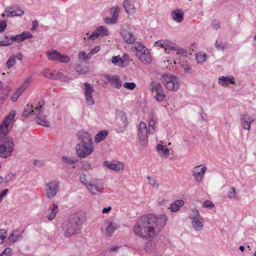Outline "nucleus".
<instances>
[{"instance_id": "obj_64", "label": "nucleus", "mask_w": 256, "mask_h": 256, "mask_svg": "<svg viewBox=\"0 0 256 256\" xmlns=\"http://www.w3.org/2000/svg\"><path fill=\"white\" fill-rule=\"evenodd\" d=\"M120 120L122 121L124 123H126L128 121V118L126 116V114L123 112H120L119 114Z\"/></svg>"}, {"instance_id": "obj_32", "label": "nucleus", "mask_w": 256, "mask_h": 256, "mask_svg": "<svg viewBox=\"0 0 256 256\" xmlns=\"http://www.w3.org/2000/svg\"><path fill=\"white\" fill-rule=\"evenodd\" d=\"M108 134L106 130H100L95 136L94 141L96 143H98L104 140Z\"/></svg>"}, {"instance_id": "obj_24", "label": "nucleus", "mask_w": 256, "mask_h": 256, "mask_svg": "<svg viewBox=\"0 0 256 256\" xmlns=\"http://www.w3.org/2000/svg\"><path fill=\"white\" fill-rule=\"evenodd\" d=\"M78 136L79 140H80L79 143H92V138L90 134L86 132L83 130L80 131L78 134Z\"/></svg>"}, {"instance_id": "obj_37", "label": "nucleus", "mask_w": 256, "mask_h": 256, "mask_svg": "<svg viewBox=\"0 0 256 256\" xmlns=\"http://www.w3.org/2000/svg\"><path fill=\"white\" fill-rule=\"evenodd\" d=\"M33 106L32 105L28 104L22 112V115L25 117H28L30 114H32L34 112Z\"/></svg>"}, {"instance_id": "obj_2", "label": "nucleus", "mask_w": 256, "mask_h": 256, "mask_svg": "<svg viewBox=\"0 0 256 256\" xmlns=\"http://www.w3.org/2000/svg\"><path fill=\"white\" fill-rule=\"evenodd\" d=\"M86 220L84 214H75L65 221L62 224L64 236L70 237L78 234L81 228L82 224Z\"/></svg>"}, {"instance_id": "obj_23", "label": "nucleus", "mask_w": 256, "mask_h": 256, "mask_svg": "<svg viewBox=\"0 0 256 256\" xmlns=\"http://www.w3.org/2000/svg\"><path fill=\"white\" fill-rule=\"evenodd\" d=\"M171 16L174 20L180 23L184 20V12L180 9H176L171 12Z\"/></svg>"}, {"instance_id": "obj_40", "label": "nucleus", "mask_w": 256, "mask_h": 256, "mask_svg": "<svg viewBox=\"0 0 256 256\" xmlns=\"http://www.w3.org/2000/svg\"><path fill=\"white\" fill-rule=\"evenodd\" d=\"M78 57L80 60H86L91 58L90 53L86 54L84 51L80 52L78 54Z\"/></svg>"}, {"instance_id": "obj_39", "label": "nucleus", "mask_w": 256, "mask_h": 256, "mask_svg": "<svg viewBox=\"0 0 256 256\" xmlns=\"http://www.w3.org/2000/svg\"><path fill=\"white\" fill-rule=\"evenodd\" d=\"M15 64L16 59L15 56H14V54H13L9 58L6 62V66L7 68H12L13 66H14Z\"/></svg>"}, {"instance_id": "obj_18", "label": "nucleus", "mask_w": 256, "mask_h": 256, "mask_svg": "<svg viewBox=\"0 0 256 256\" xmlns=\"http://www.w3.org/2000/svg\"><path fill=\"white\" fill-rule=\"evenodd\" d=\"M104 165L108 168L116 172H119L124 168V164L118 161H106L104 162Z\"/></svg>"}, {"instance_id": "obj_45", "label": "nucleus", "mask_w": 256, "mask_h": 256, "mask_svg": "<svg viewBox=\"0 0 256 256\" xmlns=\"http://www.w3.org/2000/svg\"><path fill=\"white\" fill-rule=\"evenodd\" d=\"M192 214H190V218L192 220L198 219L200 218L198 210L194 208L192 210Z\"/></svg>"}, {"instance_id": "obj_31", "label": "nucleus", "mask_w": 256, "mask_h": 256, "mask_svg": "<svg viewBox=\"0 0 256 256\" xmlns=\"http://www.w3.org/2000/svg\"><path fill=\"white\" fill-rule=\"evenodd\" d=\"M154 239L152 240H144L148 242L145 244V250L146 252H153L156 250V244L154 240Z\"/></svg>"}, {"instance_id": "obj_34", "label": "nucleus", "mask_w": 256, "mask_h": 256, "mask_svg": "<svg viewBox=\"0 0 256 256\" xmlns=\"http://www.w3.org/2000/svg\"><path fill=\"white\" fill-rule=\"evenodd\" d=\"M22 232L20 230L14 231L8 237L10 242H14L17 240L22 238Z\"/></svg>"}, {"instance_id": "obj_13", "label": "nucleus", "mask_w": 256, "mask_h": 256, "mask_svg": "<svg viewBox=\"0 0 256 256\" xmlns=\"http://www.w3.org/2000/svg\"><path fill=\"white\" fill-rule=\"evenodd\" d=\"M84 94L86 98V102L88 106H92L94 104V100L92 98V94L94 90L92 86L88 82H85Z\"/></svg>"}, {"instance_id": "obj_54", "label": "nucleus", "mask_w": 256, "mask_h": 256, "mask_svg": "<svg viewBox=\"0 0 256 256\" xmlns=\"http://www.w3.org/2000/svg\"><path fill=\"white\" fill-rule=\"evenodd\" d=\"M21 34L14 36L10 37V40L12 42H22Z\"/></svg>"}, {"instance_id": "obj_35", "label": "nucleus", "mask_w": 256, "mask_h": 256, "mask_svg": "<svg viewBox=\"0 0 256 256\" xmlns=\"http://www.w3.org/2000/svg\"><path fill=\"white\" fill-rule=\"evenodd\" d=\"M206 58L207 55L205 53L200 52L196 54V59L198 63H203L206 61Z\"/></svg>"}, {"instance_id": "obj_16", "label": "nucleus", "mask_w": 256, "mask_h": 256, "mask_svg": "<svg viewBox=\"0 0 256 256\" xmlns=\"http://www.w3.org/2000/svg\"><path fill=\"white\" fill-rule=\"evenodd\" d=\"M109 34L108 30L105 26H99L96 28V30L93 32L88 38V40H94L99 36H108Z\"/></svg>"}, {"instance_id": "obj_4", "label": "nucleus", "mask_w": 256, "mask_h": 256, "mask_svg": "<svg viewBox=\"0 0 256 256\" xmlns=\"http://www.w3.org/2000/svg\"><path fill=\"white\" fill-rule=\"evenodd\" d=\"M14 139L11 137H5L0 140V157L6 158L10 156L14 150Z\"/></svg>"}, {"instance_id": "obj_11", "label": "nucleus", "mask_w": 256, "mask_h": 256, "mask_svg": "<svg viewBox=\"0 0 256 256\" xmlns=\"http://www.w3.org/2000/svg\"><path fill=\"white\" fill-rule=\"evenodd\" d=\"M148 130L146 124L142 121L139 124L138 128V137L140 144L144 146L148 142Z\"/></svg>"}, {"instance_id": "obj_3", "label": "nucleus", "mask_w": 256, "mask_h": 256, "mask_svg": "<svg viewBox=\"0 0 256 256\" xmlns=\"http://www.w3.org/2000/svg\"><path fill=\"white\" fill-rule=\"evenodd\" d=\"M136 52V56L140 60L145 64H150L152 61L148 50L142 43L136 42L132 47Z\"/></svg>"}, {"instance_id": "obj_48", "label": "nucleus", "mask_w": 256, "mask_h": 256, "mask_svg": "<svg viewBox=\"0 0 256 256\" xmlns=\"http://www.w3.org/2000/svg\"><path fill=\"white\" fill-rule=\"evenodd\" d=\"M58 61L62 63H68L70 61V58L67 55L62 54L60 53Z\"/></svg>"}, {"instance_id": "obj_8", "label": "nucleus", "mask_w": 256, "mask_h": 256, "mask_svg": "<svg viewBox=\"0 0 256 256\" xmlns=\"http://www.w3.org/2000/svg\"><path fill=\"white\" fill-rule=\"evenodd\" d=\"M59 190V183L57 181H50L45 184L46 196L48 198H53L56 195Z\"/></svg>"}, {"instance_id": "obj_30", "label": "nucleus", "mask_w": 256, "mask_h": 256, "mask_svg": "<svg viewBox=\"0 0 256 256\" xmlns=\"http://www.w3.org/2000/svg\"><path fill=\"white\" fill-rule=\"evenodd\" d=\"M184 204V201L183 200H176L170 205V208L172 212H176L178 211L180 208L183 206Z\"/></svg>"}, {"instance_id": "obj_33", "label": "nucleus", "mask_w": 256, "mask_h": 256, "mask_svg": "<svg viewBox=\"0 0 256 256\" xmlns=\"http://www.w3.org/2000/svg\"><path fill=\"white\" fill-rule=\"evenodd\" d=\"M46 54L49 60H58L60 56V52L57 50H54L52 52H47Z\"/></svg>"}, {"instance_id": "obj_17", "label": "nucleus", "mask_w": 256, "mask_h": 256, "mask_svg": "<svg viewBox=\"0 0 256 256\" xmlns=\"http://www.w3.org/2000/svg\"><path fill=\"white\" fill-rule=\"evenodd\" d=\"M104 78L108 80V82H110L116 88H120L122 86V80L116 75L106 74L104 75Z\"/></svg>"}, {"instance_id": "obj_15", "label": "nucleus", "mask_w": 256, "mask_h": 256, "mask_svg": "<svg viewBox=\"0 0 256 256\" xmlns=\"http://www.w3.org/2000/svg\"><path fill=\"white\" fill-rule=\"evenodd\" d=\"M255 118L253 116H250L248 113L242 114L240 116V122L242 126L244 129L249 130L252 124L254 121Z\"/></svg>"}, {"instance_id": "obj_26", "label": "nucleus", "mask_w": 256, "mask_h": 256, "mask_svg": "<svg viewBox=\"0 0 256 256\" xmlns=\"http://www.w3.org/2000/svg\"><path fill=\"white\" fill-rule=\"evenodd\" d=\"M218 83L222 86L229 85L230 84H234L235 81L233 76L226 77L222 76L218 78Z\"/></svg>"}, {"instance_id": "obj_42", "label": "nucleus", "mask_w": 256, "mask_h": 256, "mask_svg": "<svg viewBox=\"0 0 256 256\" xmlns=\"http://www.w3.org/2000/svg\"><path fill=\"white\" fill-rule=\"evenodd\" d=\"M215 47L218 50H224L226 48V44L218 40L216 42Z\"/></svg>"}, {"instance_id": "obj_58", "label": "nucleus", "mask_w": 256, "mask_h": 256, "mask_svg": "<svg viewBox=\"0 0 256 256\" xmlns=\"http://www.w3.org/2000/svg\"><path fill=\"white\" fill-rule=\"evenodd\" d=\"M12 44V41L10 39H8V37L5 38V40L0 41V46H8Z\"/></svg>"}, {"instance_id": "obj_10", "label": "nucleus", "mask_w": 256, "mask_h": 256, "mask_svg": "<svg viewBox=\"0 0 256 256\" xmlns=\"http://www.w3.org/2000/svg\"><path fill=\"white\" fill-rule=\"evenodd\" d=\"M151 91L155 92L154 98L158 102H162L166 96V94L162 90V84L160 82H152L150 84Z\"/></svg>"}, {"instance_id": "obj_43", "label": "nucleus", "mask_w": 256, "mask_h": 256, "mask_svg": "<svg viewBox=\"0 0 256 256\" xmlns=\"http://www.w3.org/2000/svg\"><path fill=\"white\" fill-rule=\"evenodd\" d=\"M23 92L22 90L18 88V90L12 96V100L14 102H16Z\"/></svg>"}, {"instance_id": "obj_53", "label": "nucleus", "mask_w": 256, "mask_h": 256, "mask_svg": "<svg viewBox=\"0 0 256 256\" xmlns=\"http://www.w3.org/2000/svg\"><path fill=\"white\" fill-rule=\"evenodd\" d=\"M30 78H26L24 82H23L21 86L20 87V88L22 90V91L24 92L25 90L27 88V87L30 84Z\"/></svg>"}, {"instance_id": "obj_9", "label": "nucleus", "mask_w": 256, "mask_h": 256, "mask_svg": "<svg viewBox=\"0 0 256 256\" xmlns=\"http://www.w3.org/2000/svg\"><path fill=\"white\" fill-rule=\"evenodd\" d=\"M87 189L92 194L100 195L103 192L104 189V183L100 180L94 179L90 182V184Z\"/></svg>"}, {"instance_id": "obj_55", "label": "nucleus", "mask_w": 256, "mask_h": 256, "mask_svg": "<svg viewBox=\"0 0 256 256\" xmlns=\"http://www.w3.org/2000/svg\"><path fill=\"white\" fill-rule=\"evenodd\" d=\"M149 180V184L154 188L158 189L159 188V184L154 179L151 178L150 177L148 178Z\"/></svg>"}, {"instance_id": "obj_25", "label": "nucleus", "mask_w": 256, "mask_h": 256, "mask_svg": "<svg viewBox=\"0 0 256 256\" xmlns=\"http://www.w3.org/2000/svg\"><path fill=\"white\" fill-rule=\"evenodd\" d=\"M36 120L38 124L42 125L46 127L50 126V124L47 120L45 116H42V112H36Z\"/></svg>"}, {"instance_id": "obj_60", "label": "nucleus", "mask_w": 256, "mask_h": 256, "mask_svg": "<svg viewBox=\"0 0 256 256\" xmlns=\"http://www.w3.org/2000/svg\"><path fill=\"white\" fill-rule=\"evenodd\" d=\"M7 235V233L6 230H0V244H2L4 240L5 239Z\"/></svg>"}, {"instance_id": "obj_6", "label": "nucleus", "mask_w": 256, "mask_h": 256, "mask_svg": "<svg viewBox=\"0 0 256 256\" xmlns=\"http://www.w3.org/2000/svg\"><path fill=\"white\" fill-rule=\"evenodd\" d=\"M94 151L92 143H78L76 146V154L80 158H85Z\"/></svg>"}, {"instance_id": "obj_59", "label": "nucleus", "mask_w": 256, "mask_h": 256, "mask_svg": "<svg viewBox=\"0 0 256 256\" xmlns=\"http://www.w3.org/2000/svg\"><path fill=\"white\" fill-rule=\"evenodd\" d=\"M12 254V250L10 248H6L5 250L1 253L0 256H11Z\"/></svg>"}, {"instance_id": "obj_5", "label": "nucleus", "mask_w": 256, "mask_h": 256, "mask_svg": "<svg viewBox=\"0 0 256 256\" xmlns=\"http://www.w3.org/2000/svg\"><path fill=\"white\" fill-rule=\"evenodd\" d=\"M160 80L165 87L169 90H177L180 84L178 78L176 76L170 74H163Z\"/></svg>"}, {"instance_id": "obj_50", "label": "nucleus", "mask_w": 256, "mask_h": 256, "mask_svg": "<svg viewBox=\"0 0 256 256\" xmlns=\"http://www.w3.org/2000/svg\"><path fill=\"white\" fill-rule=\"evenodd\" d=\"M62 160L63 162L65 163L68 164H74L76 163L77 160L74 158H68V157H62Z\"/></svg>"}, {"instance_id": "obj_62", "label": "nucleus", "mask_w": 256, "mask_h": 256, "mask_svg": "<svg viewBox=\"0 0 256 256\" xmlns=\"http://www.w3.org/2000/svg\"><path fill=\"white\" fill-rule=\"evenodd\" d=\"M7 26V22L6 20H2L0 22V33L2 32Z\"/></svg>"}, {"instance_id": "obj_28", "label": "nucleus", "mask_w": 256, "mask_h": 256, "mask_svg": "<svg viewBox=\"0 0 256 256\" xmlns=\"http://www.w3.org/2000/svg\"><path fill=\"white\" fill-rule=\"evenodd\" d=\"M118 225L114 222H110L106 228V236L108 237H110L112 236V234L118 228Z\"/></svg>"}, {"instance_id": "obj_46", "label": "nucleus", "mask_w": 256, "mask_h": 256, "mask_svg": "<svg viewBox=\"0 0 256 256\" xmlns=\"http://www.w3.org/2000/svg\"><path fill=\"white\" fill-rule=\"evenodd\" d=\"M45 103V101L44 100H42L38 103L36 107L35 108L36 112L34 114H36V112H42V106Z\"/></svg>"}, {"instance_id": "obj_49", "label": "nucleus", "mask_w": 256, "mask_h": 256, "mask_svg": "<svg viewBox=\"0 0 256 256\" xmlns=\"http://www.w3.org/2000/svg\"><path fill=\"white\" fill-rule=\"evenodd\" d=\"M236 191L234 188H230L228 192L227 196L228 198H232L236 197Z\"/></svg>"}, {"instance_id": "obj_63", "label": "nucleus", "mask_w": 256, "mask_h": 256, "mask_svg": "<svg viewBox=\"0 0 256 256\" xmlns=\"http://www.w3.org/2000/svg\"><path fill=\"white\" fill-rule=\"evenodd\" d=\"M100 50V46H95L94 48L92 49L90 52V54L92 56L93 54H96Z\"/></svg>"}, {"instance_id": "obj_29", "label": "nucleus", "mask_w": 256, "mask_h": 256, "mask_svg": "<svg viewBox=\"0 0 256 256\" xmlns=\"http://www.w3.org/2000/svg\"><path fill=\"white\" fill-rule=\"evenodd\" d=\"M112 62L116 66L122 68L126 66L125 62H124V58H121V57L119 55L112 56Z\"/></svg>"}, {"instance_id": "obj_21", "label": "nucleus", "mask_w": 256, "mask_h": 256, "mask_svg": "<svg viewBox=\"0 0 256 256\" xmlns=\"http://www.w3.org/2000/svg\"><path fill=\"white\" fill-rule=\"evenodd\" d=\"M156 150L160 157L163 159H166L168 158L170 152V150L162 144H158L156 146Z\"/></svg>"}, {"instance_id": "obj_52", "label": "nucleus", "mask_w": 256, "mask_h": 256, "mask_svg": "<svg viewBox=\"0 0 256 256\" xmlns=\"http://www.w3.org/2000/svg\"><path fill=\"white\" fill-rule=\"evenodd\" d=\"M30 78H26L24 82H23L21 86L20 87V88L22 90V91L24 92L25 90L27 88V87L30 84Z\"/></svg>"}, {"instance_id": "obj_12", "label": "nucleus", "mask_w": 256, "mask_h": 256, "mask_svg": "<svg viewBox=\"0 0 256 256\" xmlns=\"http://www.w3.org/2000/svg\"><path fill=\"white\" fill-rule=\"evenodd\" d=\"M206 170V166L204 164L194 167L192 170V174L197 184H200L202 182Z\"/></svg>"}, {"instance_id": "obj_61", "label": "nucleus", "mask_w": 256, "mask_h": 256, "mask_svg": "<svg viewBox=\"0 0 256 256\" xmlns=\"http://www.w3.org/2000/svg\"><path fill=\"white\" fill-rule=\"evenodd\" d=\"M203 206L204 208H212L214 207V205L212 202H211L210 200H207L204 202L203 204Z\"/></svg>"}, {"instance_id": "obj_56", "label": "nucleus", "mask_w": 256, "mask_h": 256, "mask_svg": "<svg viewBox=\"0 0 256 256\" xmlns=\"http://www.w3.org/2000/svg\"><path fill=\"white\" fill-rule=\"evenodd\" d=\"M21 36L22 37V41L26 39L31 38H33V36L30 32H26V31L23 32L21 34Z\"/></svg>"}, {"instance_id": "obj_47", "label": "nucleus", "mask_w": 256, "mask_h": 256, "mask_svg": "<svg viewBox=\"0 0 256 256\" xmlns=\"http://www.w3.org/2000/svg\"><path fill=\"white\" fill-rule=\"evenodd\" d=\"M80 180L87 188L90 184V182H88V180H86V175L85 174H82L80 176Z\"/></svg>"}, {"instance_id": "obj_7", "label": "nucleus", "mask_w": 256, "mask_h": 256, "mask_svg": "<svg viewBox=\"0 0 256 256\" xmlns=\"http://www.w3.org/2000/svg\"><path fill=\"white\" fill-rule=\"evenodd\" d=\"M16 112L12 110L9 115L6 116L0 125V140L4 138V136L8 130L10 126L12 124V120L15 116Z\"/></svg>"}, {"instance_id": "obj_41", "label": "nucleus", "mask_w": 256, "mask_h": 256, "mask_svg": "<svg viewBox=\"0 0 256 256\" xmlns=\"http://www.w3.org/2000/svg\"><path fill=\"white\" fill-rule=\"evenodd\" d=\"M156 120L152 118L149 121L148 132L150 134H154L155 132Z\"/></svg>"}, {"instance_id": "obj_51", "label": "nucleus", "mask_w": 256, "mask_h": 256, "mask_svg": "<svg viewBox=\"0 0 256 256\" xmlns=\"http://www.w3.org/2000/svg\"><path fill=\"white\" fill-rule=\"evenodd\" d=\"M124 87L128 90H132L136 87V84L134 82H126L124 84Z\"/></svg>"}, {"instance_id": "obj_19", "label": "nucleus", "mask_w": 256, "mask_h": 256, "mask_svg": "<svg viewBox=\"0 0 256 256\" xmlns=\"http://www.w3.org/2000/svg\"><path fill=\"white\" fill-rule=\"evenodd\" d=\"M123 6L126 12L128 15L132 14L136 12V8L132 0H124L123 2Z\"/></svg>"}, {"instance_id": "obj_20", "label": "nucleus", "mask_w": 256, "mask_h": 256, "mask_svg": "<svg viewBox=\"0 0 256 256\" xmlns=\"http://www.w3.org/2000/svg\"><path fill=\"white\" fill-rule=\"evenodd\" d=\"M120 8L118 6H114L110 9V14H112V18H106L105 22L106 23H115L117 22L118 14L120 12Z\"/></svg>"}, {"instance_id": "obj_44", "label": "nucleus", "mask_w": 256, "mask_h": 256, "mask_svg": "<svg viewBox=\"0 0 256 256\" xmlns=\"http://www.w3.org/2000/svg\"><path fill=\"white\" fill-rule=\"evenodd\" d=\"M42 74L48 78H56L54 74L49 70H44L42 72Z\"/></svg>"}, {"instance_id": "obj_1", "label": "nucleus", "mask_w": 256, "mask_h": 256, "mask_svg": "<svg viewBox=\"0 0 256 256\" xmlns=\"http://www.w3.org/2000/svg\"><path fill=\"white\" fill-rule=\"evenodd\" d=\"M168 220L165 214H145L138 218L133 226L134 234L142 240L154 239Z\"/></svg>"}, {"instance_id": "obj_38", "label": "nucleus", "mask_w": 256, "mask_h": 256, "mask_svg": "<svg viewBox=\"0 0 256 256\" xmlns=\"http://www.w3.org/2000/svg\"><path fill=\"white\" fill-rule=\"evenodd\" d=\"M5 12L8 16L10 17L22 16V12H20V14H16V12L14 10V7L10 8L9 10H6Z\"/></svg>"}, {"instance_id": "obj_14", "label": "nucleus", "mask_w": 256, "mask_h": 256, "mask_svg": "<svg viewBox=\"0 0 256 256\" xmlns=\"http://www.w3.org/2000/svg\"><path fill=\"white\" fill-rule=\"evenodd\" d=\"M120 34L126 42L130 44H134V42L136 40L135 36H134L133 34L130 31L128 26L126 25L122 26L121 28Z\"/></svg>"}, {"instance_id": "obj_57", "label": "nucleus", "mask_w": 256, "mask_h": 256, "mask_svg": "<svg viewBox=\"0 0 256 256\" xmlns=\"http://www.w3.org/2000/svg\"><path fill=\"white\" fill-rule=\"evenodd\" d=\"M173 50L177 51L178 54H180L182 56H185L186 54V52L182 48H180L178 46L176 45L175 46V49H174Z\"/></svg>"}, {"instance_id": "obj_22", "label": "nucleus", "mask_w": 256, "mask_h": 256, "mask_svg": "<svg viewBox=\"0 0 256 256\" xmlns=\"http://www.w3.org/2000/svg\"><path fill=\"white\" fill-rule=\"evenodd\" d=\"M58 211V206L53 204L52 206L48 208L46 212V218L50 220H53Z\"/></svg>"}, {"instance_id": "obj_27", "label": "nucleus", "mask_w": 256, "mask_h": 256, "mask_svg": "<svg viewBox=\"0 0 256 256\" xmlns=\"http://www.w3.org/2000/svg\"><path fill=\"white\" fill-rule=\"evenodd\" d=\"M192 228H194L195 230H201L204 227L202 218H200L198 219L192 220Z\"/></svg>"}, {"instance_id": "obj_36", "label": "nucleus", "mask_w": 256, "mask_h": 256, "mask_svg": "<svg viewBox=\"0 0 256 256\" xmlns=\"http://www.w3.org/2000/svg\"><path fill=\"white\" fill-rule=\"evenodd\" d=\"M164 48L165 51L167 50H174L175 49L176 44L168 40H164Z\"/></svg>"}]
</instances>
